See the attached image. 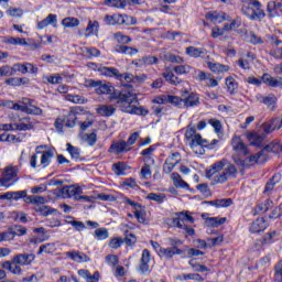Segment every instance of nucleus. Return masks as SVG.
Instances as JSON below:
<instances>
[{"label":"nucleus","mask_w":282,"mask_h":282,"mask_svg":"<svg viewBox=\"0 0 282 282\" xmlns=\"http://www.w3.org/2000/svg\"><path fill=\"white\" fill-rule=\"evenodd\" d=\"M86 87H94L95 93L98 94V96H109L110 102H113V100L117 101V107H121V111L124 113H131L135 116H147L149 113V110L144 109V107L140 106L138 101V96L131 91H122L116 89L111 83H105L102 80H94L88 79L86 80Z\"/></svg>","instance_id":"1"},{"label":"nucleus","mask_w":282,"mask_h":282,"mask_svg":"<svg viewBox=\"0 0 282 282\" xmlns=\"http://www.w3.org/2000/svg\"><path fill=\"white\" fill-rule=\"evenodd\" d=\"M206 177L212 180L213 184H225L228 177H237V167L226 160L217 161L206 170Z\"/></svg>","instance_id":"2"},{"label":"nucleus","mask_w":282,"mask_h":282,"mask_svg":"<svg viewBox=\"0 0 282 282\" xmlns=\"http://www.w3.org/2000/svg\"><path fill=\"white\" fill-rule=\"evenodd\" d=\"M275 129H279V119L263 123L258 132H248L247 139L251 147H263V140Z\"/></svg>","instance_id":"3"},{"label":"nucleus","mask_w":282,"mask_h":282,"mask_svg":"<svg viewBox=\"0 0 282 282\" xmlns=\"http://www.w3.org/2000/svg\"><path fill=\"white\" fill-rule=\"evenodd\" d=\"M241 13L249 21H263L265 19V10H263V4L259 0H242Z\"/></svg>","instance_id":"4"},{"label":"nucleus","mask_w":282,"mask_h":282,"mask_svg":"<svg viewBox=\"0 0 282 282\" xmlns=\"http://www.w3.org/2000/svg\"><path fill=\"white\" fill-rule=\"evenodd\" d=\"M241 13L249 21H263L265 19V10H263V4L259 0H242Z\"/></svg>","instance_id":"5"},{"label":"nucleus","mask_w":282,"mask_h":282,"mask_svg":"<svg viewBox=\"0 0 282 282\" xmlns=\"http://www.w3.org/2000/svg\"><path fill=\"white\" fill-rule=\"evenodd\" d=\"M34 259H36L34 253H19L14 256L11 261H4L2 268L3 270H9L12 274L20 275L23 272L21 265H31Z\"/></svg>","instance_id":"6"},{"label":"nucleus","mask_w":282,"mask_h":282,"mask_svg":"<svg viewBox=\"0 0 282 282\" xmlns=\"http://www.w3.org/2000/svg\"><path fill=\"white\" fill-rule=\"evenodd\" d=\"M58 197H63V199H69L74 197L75 202H91L89 196H83V188L78 185H66L58 191Z\"/></svg>","instance_id":"7"},{"label":"nucleus","mask_w":282,"mask_h":282,"mask_svg":"<svg viewBox=\"0 0 282 282\" xmlns=\"http://www.w3.org/2000/svg\"><path fill=\"white\" fill-rule=\"evenodd\" d=\"M166 101L170 102V105H174V107H178V109H184V107H197V105H199V95L191 93L183 99L177 96L169 95Z\"/></svg>","instance_id":"8"},{"label":"nucleus","mask_w":282,"mask_h":282,"mask_svg":"<svg viewBox=\"0 0 282 282\" xmlns=\"http://www.w3.org/2000/svg\"><path fill=\"white\" fill-rule=\"evenodd\" d=\"M19 182V173L13 166H7L2 172V177H0V186L4 188H10Z\"/></svg>","instance_id":"9"},{"label":"nucleus","mask_w":282,"mask_h":282,"mask_svg":"<svg viewBox=\"0 0 282 282\" xmlns=\"http://www.w3.org/2000/svg\"><path fill=\"white\" fill-rule=\"evenodd\" d=\"M52 158H54V151L48 150V151H43L42 156L40 160V164L37 165L36 162L39 161V156L36 154H33L30 159V166L31 169H47L48 164L52 162Z\"/></svg>","instance_id":"10"},{"label":"nucleus","mask_w":282,"mask_h":282,"mask_svg":"<svg viewBox=\"0 0 282 282\" xmlns=\"http://www.w3.org/2000/svg\"><path fill=\"white\" fill-rule=\"evenodd\" d=\"M82 111H85V109L80 106L72 107L66 117L62 119L64 127L74 129V127H76V120H78V113H82Z\"/></svg>","instance_id":"11"},{"label":"nucleus","mask_w":282,"mask_h":282,"mask_svg":"<svg viewBox=\"0 0 282 282\" xmlns=\"http://www.w3.org/2000/svg\"><path fill=\"white\" fill-rule=\"evenodd\" d=\"M231 147L235 153H237V155H250V150L248 149V145H246L241 137L235 135L231 139Z\"/></svg>","instance_id":"12"},{"label":"nucleus","mask_w":282,"mask_h":282,"mask_svg":"<svg viewBox=\"0 0 282 282\" xmlns=\"http://www.w3.org/2000/svg\"><path fill=\"white\" fill-rule=\"evenodd\" d=\"M149 261H151V252L149 249L142 251V256L139 263V272L141 274H151V267H149Z\"/></svg>","instance_id":"13"},{"label":"nucleus","mask_w":282,"mask_h":282,"mask_svg":"<svg viewBox=\"0 0 282 282\" xmlns=\"http://www.w3.org/2000/svg\"><path fill=\"white\" fill-rule=\"evenodd\" d=\"M109 153H115V155H120L122 153H127L131 151V148L127 144V141L119 140L117 142H113L109 148Z\"/></svg>","instance_id":"14"},{"label":"nucleus","mask_w":282,"mask_h":282,"mask_svg":"<svg viewBox=\"0 0 282 282\" xmlns=\"http://www.w3.org/2000/svg\"><path fill=\"white\" fill-rule=\"evenodd\" d=\"M282 12V2L279 1H269L267 4V12H268V18L269 19H276L279 17H281Z\"/></svg>","instance_id":"15"},{"label":"nucleus","mask_w":282,"mask_h":282,"mask_svg":"<svg viewBox=\"0 0 282 282\" xmlns=\"http://www.w3.org/2000/svg\"><path fill=\"white\" fill-rule=\"evenodd\" d=\"M268 153L261 150L260 152L247 158L246 162L248 166H250V164H264V162H268Z\"/></svg>","instance_id":"16"},{"label":"nucleus","mask_w":282,"mask_h":282,"mask_svg":"<svg viewBox=\"0 0 282 282\" xmlns=\"http://www.w3.org/2000/svg\"><path fill=\"white\" fill-rule=\"evenodd\" d=\"M122 87H126L127 89H132L134 85V75L131 73H119L118 79Z\"/></svg>","instance_id":"17"},{"label":"nucleus","mask_w":282,"mask_h":282,"mask_svg":"<svg viewBox=\"0 0 282 282\" xmlns=\"http://www.w3.org/2000/svg\"><path fill=\"white\" fill-rule=\"evenodd\" d=\"M65 257L75 261V263H87L89 261V256L80 252V251H67Z\"/></svg>","instance_id":"18"},{"label":"nucleus","mask_w":282,"mask_h":282,"mask_svg":"<svg viewBox=\"0 0 282 282\" xmlns=\"http://www.w3.org/2000/svg\"><path fill=\"white\" fill-rule=\"evenodd\" d=\"M116 25H135L138 20L127 14H115Z\"/></svg>","instance_id":"19"},{"label":"nucleus","mask_w":282,"mask_h":282,"mask_svg":"<svg viewBox=\"0 0 282 282\" xmlns=\"http://www.w3.org/2000/svg\"><path fill=\"white\" fill-rule=\"evenodd\" d=\"M268 226L269 224L265 220V218L261 217V218H257L256 221L252 223L249 230L250 232H253V234L263 232V230H265Z\"/></svg>","instance_id":"20"},{"label":"nucleus","mask_w":282,"mask_h":282,"mask_svg":"<svg viewBox=\"0 0 282 282\" xmlns=\"http://www.w3.org/2000/svg\"><path fill=\"white\" fill-rule=\"evenodd\" d=\"M77 274L85 279L86 282H98L100 281V272L96 271L93 275L89 270L80 269Z\"/></svg>","instance_id":"21"},{"label":"nucleus","mask_w":282,"mask_h":282,"mask_svg":"<svg viewBox=\"0 0 282 282\" xmlns=\"http://www.w3.org/2000/svg\"><path fill=\"white\" fill-rule=\"evenodd\" d=\"M98 72L101 74V76H107L108 78H116V80H118L120 76V70L116 67L101 66L98 68Z\"/></svg>","instance_id":"22"},{"label":"nucleus","mask_w":282,"mask_h":282,"mask_svg":"<svg viewBox=\"0 0 282 282\" xmlns=\"http://www.w3.org/2000/svg\"><path fill=\"white\" fill-rule=\"evenodd\" d=\"M185 54H187V56H191L192 58H205L206 50L197 48L195 46H188L185 48Z\"/></svg>","instance_id":"23"},{"label":"nucleus","mask_w":282,"mask_h":282,"mask_svg":"<svg viewBox=\"0 0 282 282\" xmlns=\"http://www.w3.org/2000/svg\"><path fill=\"white\" fill-rule=\"evenodd\" d=\"M207 67L213 72L214 74H226V72L230 70V66L224 65L220 63H213L208 62Z\"/></svg>","instance_id":"24"},{"label":"nucleus","mask_w":282,"mask_h":282,"mask_svg":"<svg viewBox=\"0 0 282 282\" xmlns=\"http://www.w3.org/2000/svg\"><path fill=\"white\" fill-rule=\"evenodd\" d=\"M261 151H263L264 153H274L275 155H279V153H282V143L279 141H272L267 144Z\"/></svg>","instance_id":"25"},{"label":"nucleus","mask_w":282,"mask_h":282,"mask_svg":"<svg viewBox=\"0 0 282 282\" xmlns=\"http://www.w3.org/2000/svg\"><path fill=\"white\" fill-rule=\"evenodd\" d=\"M262 82L269 87H282V77L274 78L270 74H263Z\"/></svg>","instance_id":"26"},{"label":"nucleus","mask_w":282,"mask_h":282,"mask_svg":"<svg viewBox=\"0 0 282 282\" xmlns=\"http://www.w3.org/2000/svg\"><path fill=\"white\" fill-rule=\"evenodd\" d=\"M256 100L258 102H262V105H265L268 107H272V105H276V97L274 95L263 96L261 94H257Z\"/></svg>","instance_id":"27"},{"label":"nucleus","mask_w":282,"mask_h":282,"mask_svg":"<svg viewBox=\"0 0 282 282\" xmlns=\"http://www.w3.org/2000/svg\"><path fill=\"white\" fill-rule=\"evenodd\" d=\"M171 180L173 181L175 188H191L188 183L182 180V176L180 175V173L173 172L171 174Z\"/></svg>","instance_id":"28"},{"label":"nucleus","mask_w":282,"mask_h":282,"mask_svg":"<svg viewBox=\"0 0 282 282\" xmlns=\"http://www.w3.org/2000/svg\"><path fill=\"white\" fill-rule=\"evenodd\" d=\"M115 52H118L119 54H126L128 56H134V54H138V48H133L131 46L117 44L115 46Z\"/></svg>","instance_id":"29"},{"label":"nucleus","mask_w":282,"mask_h":282,"mask_svg":"<svg viewBox=\"0 0 282 282\" xmlns=\"http://www.w3.org/2000/svg\"><path fill=\"white\" fill-rule=\"evenodd\" d=\"M97 113H99V116L109 118L116 113V107L111 105H101L97 108Z\"/></svg>","instance_id":"30"},{"label":"nucleus","mask_w":282,"mask_h":282,"mask_svg":"<svg viewBox=\"0 0 282 282\" xmlns=\"http://www.w3.org/2000/svg\"><path fill=\"white\" fill-rule=\"evenodd\" d=\"M98 30H100V23L96 20H90L86 28V36H94V34L98 36Z\"/></svg>","instance_id":"31"},{"label":"nucleus","mask_w":282,"mask_h":282,"mask_svg":"<svg viewBox=\"0 0 282 282\" xmlns=\"http://www.w3.org/2000/svg\"><path fill=\"white\" fill-rule=\"evenodd\" d=\"M189 147L192 149H195V147H207V149H210V144H208V140L203 139L202 134H196L194 139H192V142L189 143Z\"/></svg>","instance_id":"32"},{"label":"nucleus","mask_w":282,"mask_h":282,"mask_svg":"<svg viewBox=\"0 0 282 282\" xmlns=\"http://www.w3.org/2000/svg\"><path fill=\"white\" fill-rule=\"evenodd\" d=\"M182 249L172 248H160V253L165 257V259H173L175 254H182Z\"/></svg>","instance_id":"33"},{"label":"nucleus","mask_w":282,"mask_h":282,"mask_svg":"<svg viewBox=\"0 0 282 282\" xmlns=\"http://www.w3.org/2000/svg\"><path fill=\"white\" fill-rule=\"evenodd\" d=\"M226 221V217L219 218V217H209L206 219L205 224L209 228H219V226H224V223Z\"/></svg>","instance_id":"34"},{"label":"nucleus","mask_w":282,"mask_h":282,"mask_svg":"<svg viewBox=\"0 0 282 282\" xmlns=\"http://www.w3.org/2000/svg\"><path fill=\"white\" fill-rule=\"evenodd\" d=\"M104 3L108 8H117L118 10H124V8H127L126 0H105Z\"/></svg>","instance_id":"35"},{"label":"nucleus","mask_w":282,"mask_h":282,"mask_svg":"<svg viewBox=\"0 0 282 282\" xmlns=\"http://www.w3.org/2000/svg\"><path fill=\"white\" fill-rule=\"evenodd\" d=\"M65 99L68 100V102H74V105H87V99L80 95L68 94L65 96Z\"/></svg>","instance_id":"36"},{"label":"nucleus","mask_w":282,"mask_h":282,"mask_svg":"<svg viewBox=\"0 0 282 282\" xmlns=\"http://www.w3.org/2000/svg\"><path fill=\"white\" fill-rule=\"evenodd\" d=\"M35 213L42 215V217H47L52 215V213H56V209L50 208L47 205H37L34 207Z\"/></svg>","instance_id":"37"},{"label":"nucleus","mask_w":282,"mask_h":282,"mask_svg":"<svg viewBox=\"0 0 282 282\" xmlns=\"http://www.w3.org/2000/svg\"><path fill=\"white\" fill-rule=\"evenodd\" d=\"M225 84L231 96L239 89V84H237V80H235L232 76L227 77Z\"/></svg>","instance_id":"38"},{"label":"nucleus","mask_w":282,"mask_h":282,"mask_svg":"<svg viewBox=\"0 0 282 282\" xmlns=\"http://www.w3.org/2000/svg\"><path fill=\"white\" fill-rule=\"evenodd\" d=\"M163 78H165L167 83H171V85H180V83H182V79L175 76V74H173L171 70L163 73Z\"/></svg>","instance_id":"39"},{"label":"nucleus","mask_w":282,"mask_h":282,"mask_svg":"<svg viewBox=\"0 0 282 282\" xmlns=\"http://www.w3.org/2000/svg\"><path fill=\"white\" fill-rule=\"evenodd\" d=\"M279 180H281V175L280 174H275L272 176V178L270 180V182L267 183L265 187H264V194L268 195V193H270L271 191L274 189L275 184H278Z\"/></svg>","instance_id":"40"},{"label":"nucleus","mask_w":282,"mask_h":282,"mask_svg":"<svg viewBox=\"0 0 282 282\" xmlns=\"http://www.w3.org/2000/svg\"><path fill=\"white\" fill-rule=\"evenodd\" d=\"M11 235L14 237H23V235H28V229L21 225H14L10 228Z\"/></svg>","instance_id":"41"},{"label":"nucleus","mask_w":282,"mask_h":282,"mask_svg":"<svg viewBox=\"0 0 282 282\" xmlns=\"http://www.w3.org/2000/svg\"><path fill=\"white\" fill-rule=\"evenodd\" d=\"M23 120L24 122L15 123L17 131H30L31 129H34V126L30 122V118H24Z\"/></svg>","instance_id":"42"},{"label":"nucleus","mask_w":282,"mask_h":282,"mask_svg":"<svg viewBox=\"0 0 282 282\" xmlns=\"http://www.w3.org/2000/svg\"><path fill=\"white\" fill-rule=\"evenodd\" d=\"M95 239L98 241H105V239H109V230L107 228L101 227L95 230Z\"/></svg>","instance_id":"43"},{"label":"nucleus","mask_w":282,"mask_h":282,"mask_svg":"<svg viewBox=\"0 0 282 282\" xmlns=\"http://www.w3.org/2000/svg\"><path fill=\"white\" fill-rule=\"evenodd\" d=\"M55 250H56V245L53 242H48L40 246L37 254H43V252H45L46 254H52V252H54Z\"/></svg>","instance_id":"44"},{"label":"nucleus","mask_w":282,"mask_h":282,"mask_svg":"<svg viewBox=\"0 0 282 282\" xmlns=\"http://www.w3.org/2000/svg\"><path fill=\"white\" fill-rule=\"evenodd\" d=\"M44 83H50V85H61L63 83V77L61 75H46L43 77Z\"/></svg>","instance_id":"45"},{"label":"nucleus","mask_w":282,"mask_h":282,"mask_svg":"<svg viewBox=\"0 0 282 282\" xmlns=\"http://www.w3.org/2000/svg\"><path fill=\"white\" fill-rule=\"evenodd\" d=\"M158 61L159 58L156 56H151V55L139 58V63L141 65H158Z\"/></svg>","instance_id":"46"},{"label":"nucleus","mask_w":282,"mask_h":282,"mask_svg":"<svg viewBox=\"0 0 282 282\" xmlns=\"http://www.w3.org/2000/svg\"><path fill=\"white\" fill-rule=\"evenodd\" d=\"M67 151L73 160H80V150L70 143L66 144Z\"/></svg>","instance_id":"47"},{"label":"nucleus","mask_w":282,"mask_h":282,"mask_svg":"<svg viewBox=\"0 0 282 282\" xmlns=\"http://www.w3.org/2000/svg\"><path fill=\"white\" fill-rule=\"evenodd\" d=\"M112 171L116 173V175H124L127 172V164L123 162H118L112 165Z\"/></svg>","instance_id":"48"},{"label":"nucleus","mask_w":282,"mask_h":282,"mask_svg":"<svg viewBox=\"0 0 282 282\" xmlns=\"http://www.w3.org/2000/svg\"><path fill=\"white\" fill-rule=\"evenodd\" d=\"M79 24L80 21H78L76 18H65L62 21V25H64V28H78Z\"/></svg>","instance_id":"49"},{"label":"nucleus","mask_w":282,"mask_h":282,"mask_svg":"<svg viewBox=\"0 0 282 282\" xmlns=\"http://www.w3.org/2000/svg\"><path fill=\"white\" fill-rule=\"evenodd\" d=\"M4 43H7V45H28V41L20 37H7Z\"/></svg>","instance_id":"50"},{"label":"nucleus","mask_w":282,"mask_h":282,"mask_svg":"<svg viewBox=\"0 0 282 282\" xmlns=\"http://www.w3.org/2000/svg\"><path fill=\"white\" fill-rule=\"evenodd\" d=\"M113 39L121 45H127V43H131V37H129L128 35H124L120 32L115 33Z\"/></svg>","instance_id":"51"},{"label":"nucleus","mask_w":282,"mask_h":282,"mask_svg":"<svg viewBox=\"0 0 282 282\" xmlns=\"http://www.w3.org/2000/svg\"><path fill=\"white\" fill-rule=\"evenodd\" d=\"M193 69V66L185 64V65H178L174 67L175 74L182 75V74H191V70Z\"/></svg>","instance_id":"52"},{"label":"nucleus","mask_w":282,"mask_h":282,"mask_svg":"<svg viewBox=\"0 0 282 282\" xmlns=\"http://www.w3.org/2000/svg\"><path fill=\"white\" fill-rule=\"evenodd\" d=\"M165 61L169 63H176L177 65H182V63H184V58L182 56L171 53L165 55Z\"/></svg>","instance_id":"53"},{"label":"nucleus","mask_w":282,"mask_h":282,"mask_svg":"<svg viewBox=\"0 0 282 282\" xmlns=\"http://www.w3.org/2000/svg\"><path fill=\"white\" fill-rule=\"evenodd\" d=\"M165 161L170 162L174 166H177V164L182 162V154H180V152H174L170 156H167Z\"/></svg>","instance_id":"54"},{"label":"nucleus","mask_w":282,"mask_h":282,"mask_svg":"<svg viewBox=\"0 0 282 282\" xmlns=\"http://www.w3.org/2000/svg\"><path fill=\"white\" fill-rule=\"evenodd\" d=\"M197 191L205 195V197H210L213 194L210 193V187H208V183H202L196 186Z\"/></svg>","instance_id":"55"},{"label":"nucleus","mask_w":282,"mask_h":282,"mask_svg":"<svg viewBox=\"0 0 282 282\" xmlns=\"http://www.w3.org/2000/svg\"><path fill=\"white\" fill-rule=\"evenodd\" d=\"M249 43H251V45H263V39L257 35L253 31H250Z\"/></svg>","instance_id":"56"},{"label":"nucleus","mask_w":282,"mask_h":282,"mask_svg":"<svg viewBox=\"0 0 282 282\" xmlns=\"http://www.w3.org/2000/svg\"><path fill=\"white\" fill-rule=\"evenodd\" d=\"M228 206H232L231 198L216 199V208H228Z\"/></svg>","instance_id":"57"},{"label":"nucleus","mask_w":282,"mask_h":282,"mask_svg":"<svg viewBox=\"0 0 282 282\" xmlns=\"http://www.w3.org/2000/svg\"><path fill=\"white\" fill-rule=\"evenodd\" d=\"M183 281H198L203 282L204 278L199 275V273H187L183 274Z\"/></svg>","instance_id":"58"},{"label":"nucleus","mask_w":282,"mask_h":282,"mask_svg":"<svg viewBox=\"0 0 282 282\" xmlns=\"http://www.w3.org/2000/svg\"><path fill=\"white\" fill-rule=\"evenodd\" d=\"M25 113H31L33 116H41V113H43V109H41L32 104H29V106H26Z\"/></svg>","instance_id":"59"},{"label":"nucleus","mask_w":282,"mask_h":282,"mask_svg":"<svg viewBox=\"0 0 282 282\" xmlns=\"http://www.w3.org/2000/svg\"><path fill=\"white\" fill-rule=\"evenodd\" d=\"M164 197H166L164 194H155V193L148 194V199L152 202H156L158 204H162L164 202Z\"/></svg>","instance_id":"60"},{"label":"nucleus","mask_w":282,"mask_h":282,"mask_svg":"<svg viewBox=\"0 0 282 282\" xmlns=\"http://www.w3.org/2000/svg\"><path fill=\"white\" fill-rule=\"evenodd\" d=\"M141 176L143 180H151V166L149 164H144L141 169Z\"/></svg>","instance_id":"61"},{"label":"nucleus","mask_w":282,"mask_h":282,"mask_svg":"<svg viewBox=\"0 0 282 282\" xmlns=\"http://www.w3.org/2000/svg\"><path fill=\"white\" fill-rule=\"evenodd\" d=\"M279 217H282V203L269 215L270 219H279Z\"/></svg>","instance_id":"62"},{"label":"nucleus","mask_w":282,"mask_h":282,"mask_svg":"<svg viewBox=\"0 0 282 282\" xmlns=\"http://www.w3.org/2000/svg\"><path fill=\"white\" fill-rule=\"evenodd\" d=\"M0 76H14V67H10V66L0 67Z\"/></svg>","instance_id":"63"},{"label":"nucleus","mask_w":282,"mask_h":282,"mask_svg":"<svg viewBox=\"0 0 282 282\" xmlns=\"http://www.w3.org/2000/svg\"><path fill=\"white\" fill-rule=\"evenodd\" d=\"M275 276L278 282H282V260L275 265Z\"/></svg>","instance_id":"64"}]
</instances>
